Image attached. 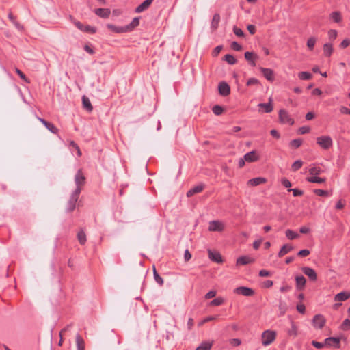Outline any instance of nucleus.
<instances>
[{
  "label": "nucleus",
  "instance_id": "obj_53",
  "mask_svg": "<svg viewBox=\"0 0 350 350\" xmlns=\"http://www.w3.org/2000/svg\"><path fill=\"white\" fill-rule=\"evenodd\" d=\"M231 48L236 51H240L242 50L241 45L235 41L231 43Z\"/></svg>",
  "mask_w": 350,
  "mask_h": 350
},
{
  "label": "nucleus",
  "instance_id": "obj_19",
  "mask_svg": "<svg viewBox=\"0 0 350 350\" xmlns=\"http://www.w3.org/2000/svg\"><path fill=\"white\" fill-rule=\"evenodd\" d=\"M94 12L97 16L103 18H109L111 14V11L108 8H97Z\"/></svg>",
  "mask_w": 350,
  "mask_h": 350
},
{
  "label": "nucleus",
  "instance_id": "obj_22",
  "mask_svg": "<svg viewBox=\"0 0 350 350\" xmlns=\"http://www.w3.org/2000/svg\"><path fill=\"white\" fill-rule=\"evenodd\" d=\"M296 288L297 290H303L305 287L306 280L303 275H297L295 277Z\"/></svg>",
  "mask_w": 350,
  "mask_h": 350
},
{
  "label": "nucleus",
  "instance_id": "obj_48",
  "mask_svg": "<svg viewBox=\"0 0 350 350\" xmlns=\"http://www.w3.org/2000/svg\"><path fill=\"white\" fill-rule=\"evenodd\" d=\"M301 144H302V140L301 139H295L292 140L290 142L291 146L294 148H299L301 145Z\"/></svg>",
  "mask_w": 350,
  "mask_h": 350
},
{
  "label": "nucleus",
  "instance_id": "obj_35",
  "mask_svg": "<svg viewBox=\"0 0 350 350\" xmlns=\"http://www.w3.org/2000/svg\"><path fill=\"white\" fill-rule=\"evenodd\" d=\"M278 308H279V310L280 312V314L282 315H283L286 312L288 307H287L286 303L284 300L280 299L279 300Z\"/></svg>",
  "mask_w": 350,
  "mask_h": 350
},
{
  "label": "nucleus",
  "instance_id": "obj_55",
  "mask_svg": "<svg viewBox=\"0 0 350 350\" xmlns=\"http://www.w3.org/2000/svg\"><path fill=\"white\" fill-rule=\"evenodd\" d=\"M314 193L319 196H325L328 195V191L323 189H317L314 190Z\"/></svg>",
  "mask_w": 350,
  "mask_h": 350
},
{
  "label": "nucleus",
  "instance_id": "obj_58",
  "mask_svg": "<svg viewBox=\"0 0 350 350\" xmlns=\"http://www.w3.org/2000/svg\"><path fill=\"white\" fill-rule=\"evenodd\" d=\"M233 32L236 36L239 37H243L244 36L243 31L240 28H238L237 27H234L233 28Z\"/></svg>",
  "mask_w": 350,
  "mask_h": 350
},
{
  "label": "nucleus",
  "instance_id": "obj_25",
  "mask_svg": "<svg viewBox=\"0 0 350 350\" xmlns=\"http://www.w3.org/2000/svg\"><path fill=\"white\" fill-rule=\"evenodd\" d=\"M220 18H220L219 14L215 13L213 15V19L211 21V28L213 31H215L218 28L219 23L220 22Z\"/></svg>",
  "mask_w": 350,
  "mask_h": 350
},
{
  "label": "nucleus",
  "instance_id": "obj_29",
  "mask_svg": "<svg viewBox=\"0 0 350 350\" xmlns=\"http://www.w3.org/2000/svg\"><path fill=\"white\" fill-rule=\"evenodd\" d=\"M323 53H324L325 56L330 57L334 51L333 46L330 43H325L323 45Z\"/></svg>",
  "mask_w": 350,
  "mask_h": 350
},
{
  "label": "nucleus",
  "instance_id": "obj_50",
  "mask_svg": "<svg viewBox=\"0 0 350 350\" xmlns=\"http://www.w3.org/2000/svg\"><path fill=\"white\" fill-rule=\"evenodd\" d=\"M69 144H70V146L73 147L74 149L76 150L77 156L78 157H81V150L79 148V146L74 141H70L69 142Z\"/></svg>",
  "mask_w": 350,
  "mask_h": 350
},
{
  "label": "nucleus",
  "instance_id": "obj_64",
  "mask_svg": "<svg viewBox=\"0 0 350 350\" xmlns=\"http://www.w3.org/2000/svg\"><path fill=\"white\" fill-rule=\"evenodd\" d=\"M216 291H210L205 295V299H211L216 295Z\"/></svg>",
  "mask_w": 350,
  "mask_h": 350
},
{
  "label": "nucleus",
  "instance_id": "obj_61",
  "mask_svg": "<svg viewBox=\"0 0 350 350\" xmlns=\"http://www.w3.org/2000/svg\"><path fill=\"white\" fill-rule=\"evenodd\" d=\"M281 183L286 188H290L291 187V183L286 178H282Z\"/></svg>",
  "mask_w": 350,
  "mask_h": 350
},
{
  "label": "nucleus",
  "instance_id": "obj_31",
  "mask_svg": "<svg viewBox=\"0 0 350 350\" xmlns=\"http://www.w3.org/2000/svg\"><path fill=\"white\" fill-rule=\"evenodd\" d=\"M83 107L88 111H92L93 109L92 105L88 97L83 96L82 98Z\"/></svg>",
  "mask_w": 350,
  "mask_h": 350
},
{
  "label": "nucleus",
  "instance_id": "obj_3",
  "mask_svg": "<svg viewBox=\"0 0 350 350\" xmlns=\"http://www.w3.org/2000/svg\"><path fill=\"white\" fill-rule=\"evenodd\" d=\"M317 143L323 149H329L332 146L333 142L329 136L324 135L317 138Z\"/></svg>",
  "mask_w": 350,
  "mask_h": 350
},
{
  "label": "nucleus",
  "instance_id": "obj_6",
  "mask_svg": "<svg viewBox=\"0 0 350 350\" xmlns=\"http://www.w3.org/2000/svg\"><path fill=\"white\" fill-rule=\"evenodd\" d=\"M279 119L282 124H288L289 125H293L295 122L293 119L291 118L288 111L285 109L280 110Z\"/></svg>",
  "mask_w": 350,
  "mask_h": 350
},
{
  "label": "nucleus",
  "instance_id": "obj_10",
  "mask_svg": "<svg viewBox=\"0 0 350 350\" xmlns=\"http://www.w3.org/2000/svg\"><path fill=\"white\" fill-rule=\"evenodd\" d=\"M301 271L305 275H306L309 278V279L311 281L314 282L317 280V275L312 268L308 267H304L301 268Z\"/></svg>",
  "mask_w": 350,
  "mask_h": 350
},
{
  "label": "nucleus",
  "instance_id": "obj_37",
  "mask_svg": "<svg viewBox=\"0 0 350 350\" xmlns=\"http://www.w3.org/2000/svg\"><path fill=\"white\" fill-rule=\"evenodd\" d=\"M285 234L286 237L290 240L295 239L299 236L297 232L290 229L286 230Z\"/></svg>",
  "mask_w": 350,
  "mask_h": 350
},
{
  "label": "nucleus",
  "instance_id": "obj_59",
  "mask_svg": "<svg viewBox=\"0 0 350 350\" xmlns=\"http://www.w3.org/2000/svg\"><path fill=\"white\" fill-rule=\"evenodd\" d=\"M310 131V128L307 126H301L299 129V133L301 135L309 133Z\"/></svg>",
  "mask_w": 350,
  "mask_h": 350
},
{
  "label": "nucleus",
  "instance_id": "obj_47",
  "mask_svg": "<svg viewBox=\"0 0 350 350\" xmlns=\"http://www.w3.org/2000/svg\"><path fill=\"white\" fill-rule=\"evenodd\" d=\"M15 71L18 75L20 78L21 79H23L25 82H26L27 83H30L29 79L25 76V75L21 70H19L18 68H15Z\"/></svg>",
  "mask_w": 350,
  "mask_h": 350
},
{
  "label": "nucleus",
  "instance_id": "obj_5",
  "mask_svg": "<svg viewBox=\"0 0 350 350\" xmlns=\"http://www.w3.org/2000/svg\"><path fill=\"white\" fill-rule=\"evenodd\" d=\"M73 23L76 26V27L81 31L92 34L95 33L96 32V28L90 25H84L81 22L76 20L73 21Z\"/></svg>",
  "mask_w": 350,
  "mask_h": 350
},
{
  "label": "nucleus",
  "instance_id": "obj_17",
  "mask_svg": "<svg viewBox=\"0 0 350 350\" xmlns=\"http://www.w3.org/2000/svg\"><path fill=\"white\" fill-rule=\"evenodd\" d=\"M154 0H145L135 8V12L140 13L146 10L152 4Z\"/></svg>",
  "mask_w": 350,
  "mask_h": 350
},
{
  "label": "nucleus",
  "instance_id": "obj_52",
  "mask_svg": "<svg viewBox=\"0 0 350 350\" xmlns=\"http://www.w3.org/2000/svg\"><path fill=\"white\" fill-rule=\"evenodd\" d=\"M288 191H292L293 196H301L304 194V191L302 190L298 189H289Z\"/></svg>",
  "mask_w": 350,
  "mask_h": 350
},
{
  "label": "nucleus",
  "instance_id": "obj_62",
  "mask_svg": "<svg viewBox=\"0 0 350 350\" xmlns=\"http://www.w3.org/2000/svg\"><path fill=\"white\" fill-rule=\"evenodd\" d=\"M309 254H310V250H308L307 249L301 250L299 251V252L297 253V255L301 257H305V256H308Z\"/></svg>",
  "mask_w": 350,
  "mask_h": 350
},
{
  "label": "nucleus",
  "instance_id": "obj_7",
  "mask_svg": "<svg viewBox=\"0 0 350 350\" xmlns=\"http://www.w3.org/2000/svg\"><path fill=\"white\" fill-rule=\"evenodd\" d=\"M234 293L237 295H241L246 297L253 296L254 291L249 287L239 286L234 289Z\"/></svg>",
  "mask_w": 350,
  "mask_h": 350
},
{
  "label": "nucleus",
  "instance_id": "obj_23",
  "mask_svg": "<svg viewBox=\"0 0 350 350\" xmlns=\"http://www.w3.org/2000/svg\"><path fill=\"white\" fill-rule=\"evenodd\" d=\"M350 298V292H340L334 296L335 301H343Z\"/></svg>",
  "mask_w": 350,
  "mask_h": 350
},
{
  "label": "nucleus",
  "instance_id": "obj_14",
  "mask_svg": "<svg viewBox=\"0 0 350 350\" xmlns=\"http://www.w3.org/2000/svg\"><path fill=\"white\" fill-rule=\"evenodd\" d=\"M260 70L266 79L269 81H273L274 80V72L272 69L260 67Z\"/></svg>",
  "mask_w": 350,
  "mask_h": 350
},
{
  "label": "nucleus",
  "instance_id": "obj_18",
  "mask_svg": "<svg viewBox=\"0 0 350 350\" xmlns=\"http://www.w3.org/2000/svg\"><path fill=\"white\" fill-rule=\"evenodd\" d=\"M204 184H200V185H196L187 192V196L191 197L192 196H193L196 193L202 192L204 190Z\"/></svg>",
  "mask_w": 350,
  "mask_h": 350
},
{
  "label": "nucleus",
  "instance_id": "obj_36",
  "mask_svg": "<svg viewBox=\"0 0 350 350\" xmlns=\"http://www.w3.org/2000/svg\"><path fill=\"white\" fill-rule=\"evenodd\" d=\"M321 169L319 167L316 166L314 165L309 169L310 174L314 175V176L317 175H319L321 173Z\"/></svg>",
  "mask_w": 350,
  "mask_h": 350
},
{
  "label": "nucleus",
  "instance_id": "obj_46",
  "mask_svg": "<svg viewBox=\"0 0 350 350\" xmlns=\"http://www.w3.org/2000/svg\"><path fill=\"white\" fill-rule=\"evenodd\" d=\"M340 329L343 331H347L350 329V319H346L343 321L342 323L340 325Z\"/></svg>",
  "mask_w": 350,
  "mask_h": 350
},
{
  "label": "nucleus",
  "instance_id": "obj_39",
  "mask_svg": "<svg viewBox=\"0 0 350 350\" xmlns=\"http://www.w3.org/2000/svg\"><path fill=\"white\" fill-rule=\"evenodd\" d=\"M317 39L314 37H310L308 39L307 46L310 51H313Z\"/></svg>",
  "mask_w": 350,
  "mask_h": 350
},
{
  "label": "nucleus",
  "instance_id": "obj_24",
  "mask_svg": "<svg viewBox=\"0 0 350 350\" xmlns=\"http://www.w3.org/2000/svg\"><path fill=\"white\" fill-rule=\"evenodd\" d=\"M258 157L256 155V152L254 150L249 152L244 155V159L247 162H254L258 160Z\"/></svg>",
  "mask_w": 350,
  "mask_h": 350
},
{
  "label": "nucleus",
  "instance_id": "obj_28",
  "mask_svg": "<svg viewBox=\"0 0 350 350\" xmlns=\"http://www.w3.org/2000/svg\"><path fill=\"white\" fill-rule=\"evenodd\" d=\"M76 345L77 350H85V341L79 334L76 335Z\"/></svg>",
  "mask_w": 350,
  "mask_h": 350
},
{
  "label": "nucleus",
  "instance_id": "obj_43",
  "mask_svg": "<svg viewBox=\"0 0 350 350\" xmlns=\"http://www.w3.org/2000/svg\"><path fill=\"white\" fill-rule=\"evenodd\" d=\"M224 60L226 61L230 65H233L237 63L236 58L230 54L226 55L224 56Z\"/></svg>",
  "mask_w": 350,
  "mask_h": 350
},
{
  "label": "nucleus",
  "instance_id": "obj_33",
  "mask_svg": "<svg viewBox=\"0 0 350 350\" xmlns=\"http://www.w3.org/2000/svg\"><path fill=\"white\" fill-rule=\"evenodd\" d=\"M139 24V18L138 17L134 18L131 23L128 25H126L125 27H128V31H131L133 29L138 26Z\"/></svg>",
  "mask_w": 350,
  "mask_h": 350
},
{
  "label": "nucleus",
  "instance_id": "obj_34",
  "mask_svg": "<svg viewBox=\"0 0 350 350\" xmlns=\"http://www.w3.org/2000/svg\"><path fill=\"white\" fill-rule=\"evenodd\" d=\"M212 347V343L205 341L202 342L196 350H211Z\"/></svg>",
  "mask_w": 350,
  "mask_h": 350
},
{
  "label": "nucleus",
  "instance_id": "obj_38",
  "mask_svg": "<svg viewBox=\"0 0 350 350\" xmlns=\"http://www.w3.org/2000/svg\"><path fill=\"white\" fill-rule=\"evenodd\" d=\"M298 77L301 80H309L312 77V75L308 72H301L298 74Z\"/></svg>",
  "mask_w": 350,
  "mask_h": 350
},
{
  "label": "nucleus",
  "instance_id": "obj_56",
  "mask_svg": "<svg viewBox=\"0 0 350 350\" xmlns=\"http://www.w3.org/2000/svg\"><path fill=\"white\" fill-rule=\"evenodd\" d=\"M349 45H350V39L346 38L341 42V43L340 44V47L341 49H345L347 46H349Z\"/></svg>",
  "mask_w": 350,
  "mask_h": 350
},
{
  "label": "nucleus",
  "instance_id": "obj_49",
  "mask_svg": "<svg viewBox=\"0 0 350 350\" xmlns=\"http://www.w3.org/2000/svg\"><path fill=\"white\" fill-rule=\"evenodd\" d=\"M212 111L214 113V114H215L217 116H219V115H221L223 113L224 109H223L222 107H221L219 105H215L212 108Z\"/></svg>",
  "mask_w": 350,
  "mask_h": 350
},
{
  "label": "nucleus",
  "instance_id": "obj_11",
  "mask_svg": "<svg viewBox=\"0 0 350 350\" xmlns=\"http://www.w3.org/2000/svg\"><path fill=\"white\" fill-rule=\"evenodd\" d=\"M218 90L219 94L223 96H226L230 93V88L229 85L224 81L220 82L219 83Z\"/></svg>",
  "mask_w": 350,
  "mask_h": 350
},
{
  "label": "nucleus",
  "instance_id": "obj_40",
  "mask_svg": "<svg viewBox=\"0 0 350 350\" xmlns=\"http://www.w3.org/2000/svg\"><path fill=\"white\" fill-rule=\"evenodd\" d=\"M331 18L336 23H339L342 20L341 14L339 12H334L330 14Z\"/></svg>",
  "mask_w": 350,
  "mask_h": 350
},
{
  "label": "nucleus",
  "instance_id": "obj_42",
  "mask_svg": "<svg viewBox=\"0 0 350 350\" xmlns=\"http://www.w3.org/2000/svg\"><path fill=\"white\" fill-rule=\"evenodd\" d=\"M224 302V299L221 297H217V298L213 299L210 302V306H220Z\"/></svg>",
  "mask_w": 350,
  "mask_h": 350
},
{
  "label": "nucleus",
  "instance_id": "obj_27",
  "mask_svg": "<svg viewBox=\"0 0 350 350\" xmlns=\"http://www.w3.org/2000/svg\"><path fill=\"white\" fill-rule=\"evenodd\" d=\"M272 99L269 98V103H259L258 107L264 109L265 113H270L273 111V105L271 104Z\"/></svg>",
  "mask_w": 350,
  "mask_h": 350
},
{
  "label": "nucleus",
  "instance_id": "obj_54",
  "mask_svg": "<svg viewBox=\"0 0 350 350\" xmlns=\"http://www.w3.org/2000/svg\"><path fill=\"white\" fill-rule=\"evenodd\" d=\"M217 318V316H209L204 319L200 323L199 325H202L204 323H207L211 321L216 320Z\"/></svg>",
  "mask_w": 350,
  "mask_h": 350
},
{
  "label": "nucleus",
  "instance_id": "obj_16",
  "mask_svg": "<svg viewBox=\"0 0 350 350\" xmlns=\"http://www.w3.org/2000/svg\"><path fill=\"white\" fill-rule=\"evenodd\" d=\"M267 179L264 177H256L252 179H250L247 181V185L250 187L258 186L261 184H264L267 183Z\"/></svg>",
  "mask_w": 350,
  "mask_h": 350
},
{
  "label": "nucleus",
  "instance_id": "obj_2",
  "mask_svg": "<svg viewBox=\"0 0 350 350\" xmlns=\"http://www.w3.org/2000/svg\"><path fill=\"white\" fill-rule=\"evenodd\" d=\"M276 332L271 330H266L262 334V343L264 346L271 344L275 339Z\"/></svg>",
  "mask_w": 350,
  "mask_h": 350
},
{
  "label": "nucleus",
  "instance_id": "obj_45",
  "mask_svg": "<svg viewBox=\"0 0 350 350\" xmlns=\"http://www.w3.org/2000/svg\"><path fill=\"white\" fill-rule=\"evenodd\" d=\"M153 275L155 281L160 285L162 286L163 284V278L158 274V273L156 271V269L154 267L153 269Z\"/></svg>",
  "mask_w": 350,
  "mask_h": 350
},
{
  "label": "nucleus",
  "instance_id": "obj_21",
  "mask_svg": "<svg viewBox=\"0 0 350 350\" xmlns=\"http://www.w3.org/2000/svg\"><path fill=\"white\" fill-rule=\"evenodd\" d=\"M107 27L116 33H122L128 31V27H117L112 24H107Z\"/></svg>",
  "mask_w": 350,
  "mask_h": 350
},
{
  "label": "nucleus",
  "instance_id": "obj_41",
  "mask_svg": "<svg viewBox=\"0 0 350 350\" xmlns=\"http://www.w3.org/2000/svg\"><path fill=\"white\" fill-rule=\"evenodd\" d=\"M244 57L245 59L248 62H250L251 60L254 59H258V56L256 54H254L253 52L247 51L244 54Z\"/></svg>",
  "mask_w": 350,
  "mask_h": 350
},
{
  "label": "nucleus",
  "instance_id": "obj_12",
  "mask_svg": "<svg viewBox=\"0 0 350 350\" xmlns=\"http://www.w3.org/2000/svg\"><path fill=\"white\" fill-rule=\"evenodd\" d=\"M38 119L52 133L57 134L58 133V131H59L58 129L53 123L49 122L46 120H45L44 119L39 118V117L38 118Z\"/></svg>",
  "mask_w": 350,
  "mask_h": 350
},
{
  "label": "nucleus",
  "instance_id": "obj_1",
  "mask_svg": "<svg viewBox=\"0 0 350 350\" xmlns=\"http://www.w3.org/2000/svg\"><path fill=\"white\" fill-rule=\"evenodd\" d=\"M79 189H75V191L71 194L70 199L67 203L66 210L68 212H72L75 210L76 206V203L78 200L79 196Z\"/></svg>",
  "mask_w": 350,
  "mask_h": 350
},
{
  "label": "nucleus",
  "instance_id": "obj_15",
  "mask_svg": "<svg viewBox=\"0 0 350 350\" xmlns=\"http://www.w3.org/2000/svg\"><path fill=\"white\" fill-rule=\"evenodd\" d=\"M325 344L327 347H340V338L336 337H329L325 339Z\"/></svg>",
  "mask_w": 350,
  "mask_h": 350
},
{
  "label": "nucleus",
  "instance_id": "obj_4",
  "mask_svg": "<svg viewBox=\"0 0 350 350\" xmlns=\"http://www.w3.org/2000/svg\"><path fill=\"white\" fill-rule=\"evenodd\" d=\"M75 182L77 185V187L75 189H79V193H80L81 191V189H82V187L85 183V177L83 175V172L81 169L78 170V171L75 175Z\"/></svg>",
  "mask_w": 350,
  "mask_h": 350
},
{
  "label": "nucleus",
  "instance_id": "obj_30",
  "mask_svg": "<svg viewBox=\"0 0 350 350\" xmlns=\"http://www.w3.org/2000/svg\"><path fill=\"white\" fill-rule=\"evenodd\" d=\"M77 239L81 245H84L86 243V234L83 229H81L77 233Z\"/></svg>",
  "mask_w": 350,
  "mask_h": 350
},
{
  "label": "nucleus",
  "instance_id": "obj_20",
  "mask_svg": "<svg viewBox=\"0 0 350 350\" xmlns=\"http://www.w3.org/2000/svg\"><path fill=\"white\" fill-rule=\"evenodd\" d=\"M254 262V259L247 256H242L237 258V265H245Z\"/></svg>",
  "mask_w": 350,
  "mask_h": 350
},
{
  "label": "nucleus",
  "instance_id": "obj_32",
  "mask_svg": "<svg viewBox=\"0 0 350 350\" xmlns=\"http://www.w3.org/2000/svg\"><path fill=\"white\" fill-rule=\"evenodd\" d=\"M306 180L309 183H323L325 182V178H320L317 176H310L307 177Z\"/></svg>",
  "mask_w": 350,
  "mask_h": 350
},
{
  "label": "nucleus",
  "instance_id": "obj_26",
  "mask_svg": "<svg viewBox=\"0 0 350 350\" xmlns=\"http://www.w3.org/2000/svg\"><path fill=\"white\" fill-rule=\"evenodd\" d=\"M293 249V247L291 245L289 244H285L284 245L281 249L280 250L278 256V257H282L283 256L288 254L289 252H291Z\"/></svg>",
  "mask_w": 350,
  "mask_h": 350
},
{
  "label": "nucleus",
  "instance_id": "obj_44",
  "mask_svg": "<svg viewBox=\"0 0 350 350\" xmlns=\"http://www.w3.org/2000/svg\"><path fill=\"white\" fill-rule=\"evenodd\" d=\"M303 165V162L301 160L295 161L291 165V170L293 172L297 171Z\"/></svg>",
  "mask_w": 350,
  "mask_h": 350
},
{
  "label": "nucleus",
  "instance_id": "obj_57",
  "mask_svg": "<svg viewBox=\"0 0 350 350\" xmlns=\"http://www.w3.org/2000/svg\"><path fill=\"white\" fill-rule=\"evenodd\" d=\"M312 345L317 348V349H321L323 347H324L325 346H326V345L325 344V342H317L316 340H312Z\"/></svg>",
  "mask_w": 350,
  "mask_h": 350
},
{
  "label": "nucleus",
  "instance_id": "obj_60",
  "mask_svg": "<svg viewBox=\"0 0 350 350\" xmlns=\"http://www.w3.org/2000/svg\"><path fill=\"white\" fill-rule=\"evenodd\" d=\"M328 36L330 40H335L337 37V31L334 29L329 30L328 31Z\"/></svg>",
  "mask_w": 350,
  "mask_h": 350
},
{
  "label": "nucleus",
  "instance_id": "obj_13",
  "mask_svg": "<svg viewBox=\"0 0 350 350\" xmlns=\"http://www.w3.org/2000/svg\"><path fill=\"white\" fill-rule=\"evenodd\" d=\"M208 258L211 260L217 262L221 263L223 260L221 254L218 252H213L211 250H208Z\"/></svg>",
  "mask_w": 350,
  "mask_h": 350
},
{
  "label": "nucleus",
  "instance_id": "obj_63",
  "mask_svg": "<svg viewBox=\"0 0 350 350\" xmlns=\"http://www.w3.org/2000/svg\"><path fill=\"white\" fill-rule=\"evenodd\" d=\"M230 345L234 347L239 346L241 343V341L239 338H232L230 340Z\"/></svg>",
  "mask_w": 350,
  "mask_h": 350
},
{
  "label": "nucleus",
  "instance_id": "obj_51",
  "mask_svg": "<svg viewBox=\"0 0 350 350\" xmlns=\"http://www.w3.org/2000/svg\"><path fill=\"white\" fill-rule=\"evenodd\" d=\"M258 84H260V81L256 78H250L246 83V85L247 86L258 85Z\"/></svg>",
  "mask_w": 350,
  "mask_h": 350
},
{
  "label": "nucleus",
  "instance_id": "obj_8",
  "mask_svg": "<svg viewBox=\"0 0 350 350\" xmlns=\"http://www.w3.org/2000/svg\"><path fill=\"white\" fill-rule=\"evenodd\" d=\"M224 229V224L219 221H211L208 224V230L211 232H221Z\"/></svg>",
  "mask_w": 350,
  "mask_h": 350
},
{
  "label": "nucleus",
  "instance_id": "obj_9",
  "mask_svg": "<svg viewBox=\"0 0 350 350\" xmlns=\"http://www.w3.org/2000/svg\"><path fill=\"white\" fill-rule=\"evenodd\" d=\"M325 324V319L321 314H316L312 319V325L317 329H322Z\"/></svg>",
  "mask_w": 350,
  "mask_h": 350
}]
</instances>
